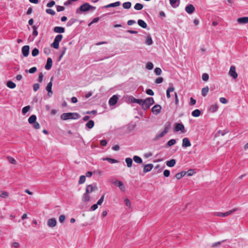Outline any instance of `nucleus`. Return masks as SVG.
I'll return each mask as SVG.
<instances>
[{
    "label": "nucleus",
    "mask_w": 248,
    "mask_h": 248,
    "mask_svg": "<svg viewBox=\"0 0 248 248\" xmlns=\"http://www.w3.org/2000/svg\"><path fill=\"white\" fill-rule=\"evenodd\" d=\"M78 20L76 18H72L70 19L66 23L67 27H70L76 22H78Z\"/></svg>",
    "instance_id": "nucleus-31"
},
{
    "label": "nucleus",
    "mask_w": 248,
    "mask_h": 248,
    "mask_svg": "<svg viewBox=\"0 0 248 248\" xmlns=\"http://www.w3.org/2000/svg\"><path fill=\"white\" fill-rule=\"evenodd\" d=\"M63 38L62 34H58L54 38V42L51 44V46L55 49L59 47V43Z\"/></svg>",
    "instance_id": "nucleus-5"
},
{
    "label": "nucleus",
    "mask_w": 248,
    "mask_h": 248,
    "mask_svg": "<svg viewBox=\"0 0 248 248\" xmlns=\"http://www.w3.org/2000/svg\"><path fill=\"white\" fill-rule=\"evenodd\" d=\"M161 108L160 105L156 104L152 108V112L153 114L157 115L160 112Z\"/></svg>",
    "instance_id": "nucleus-11"
},
{
    "label": "nucleus",
    "mask_w": 248,
    "mask_h": 248,
    "mask_svg": "<svg viewBox=\"0 0 248 248\" xmlns=\"http://www.w3.org/2000/svg\"><path fill=\"white\" fill-rule=\"evenodd\" d=\"M102 160L104 161H107L111 164L117 163L118 162L117 160L108 157L103 158Z\"/></svg>",
    "instance_id": "nucleus-27"
},
{
    "label": "nucleus",
    "mask_w": 248,
    "mask_h": 248,
    "mask_svg": "<svg viewBox=\"0 0 248 248\" xmlns=\"http://www.w3.org/2000/svg\"><path fill=\"white\" fill-rule=\"evenodd\" d=\"M37 117L35 115H31L28 119V122L30 124H32L36 122Z\"/></svg>",
    "instance_id": "nucleus-29"
},
{
    "label": "nucleus",
    "mask_w": 248,
    "mask_h": 248,
    "mask_svg": "<svg viewBox=\"0 0 248 248\" xmlns=\"http://www.w3.org/2000/svg\"><path fill=\"white\" fill-rule=\"evenodd\" d=\"M176 143V140L175 139H171L169 140L167 143V146H171Z\"/></svg>",
    "instance_id": "nucleus-48"
},
{
    "label": "nucleus",
    "mask_w": 248,
    "mask_h": 248,
    "mask_svg": "<svg viewBox=\"0 0 248 248\" xmlns=\"http://www.w3.org/2000/svg\"><path fill=\"white\" fill-rule=\"evenodd\" d=\"M125 162L127 164V166L128 168L131 167L132 164H133V160L130 157H127L125 159Z\"/></svg>",
    "instance_id": "nucleus-41"
},
{
    "label": "nucleus",
    "mask_w": 248,
    "mask_h": 248,
    "mask_svg": "<svg viewBox=\"0 0 248 248\" xmlns=\"http://www.w3.org/2000/svg\"><path fill=\"white\" fill-rule=\"evenodd\" d=\"M163 81V78L162 77H159V78H157L155 80V82L156 84L161 83Z\"/></svg>",
    "instance_id": "nucleus-63"
},
{
    "label": "nucleus",
    "mask_w": 248,
    "mask_h": 248,
    "mask_svg": "<svg viewBox=\"0 0 248 248\" xmlns=\"http://www.w3.org/2000/svg\"><path fill=\"white\" fill-rule=\"evenodd\" d=\"M191 142L187 138H185L183 139L182 147L184 148H186L191 146Z\"/></svg>",
    "instance_id": "nucleus-17"
},
{
    "label": "nucleus",
    "mask_w": 248,
    "mask_h": 248,
    "mask_svg": "<svg viewBox=\"0 0 248 248\" xmlns=\"http://www.w3.org/2000/svg\"><path fill=\"white\" fill-rule=\"evenodd\" d=\"M154 72L157 76H159L161 75L162 73V70L160 68L156 67L154 70Z\"/></svg>",
    "instance_id": "nucleus-51"
},
{
    "label": "nucleus",
    "mask_w": 248,
    "mask_h": 248,
    "mask_svg": "<svg viewBox=\"0 0 248 248\" xmlns=\"http://www.w3.org/2000/svg\"><path fill=\"white\" fill-rule=\"evenodd\" d=\"M218 108V106L217 104L212 105L210 106V107L208 109V111L214 113L217 111Z\"/></svg>",
    "instance_id": "nucleus-30"
},
{
    "label": "nucleus",
    "mask_w": 248,
    "mask_h": 248,
    "mask_svg": "<svg viewBox=\"0 0 248 248\" xmlns=\"http://www.w3.org/2000/svg\"><path fill=\"white\" fill-rule=\"evenodd\" d=\"M145 93L149 95L153 96L154 95V93L152 89H148L146 90Z\"/></svg>",
    "instance_id": "nucleus-59"
},
{
    "label": "nucleus",
    "mask_w": 248,
    "mask_h": 248,
    "mask_svg": "<svg viewBox=\"0 0 248 248\" xmlns=\"http://www.w3.org/2000/svg\"><path fill=\"white\" fill-rule=\"evenodd\" d=\"M133 160L135 162L138 163V164H141L142 163V158L137 155H135L133 157Z\"/></svg>",
    "instance_id": "nucleus-38"
},
{
    "label": "nucleus",
    "mask_w": 248,
    "mask_h": 248,
    "mask_svg": "<svg viewBox=\"0 0 248 248\" xmlns=\"http://www.w3.org/2000/svg\"><path fill=\"white\" fill-rule=\"evenodd\" d=\"M96 7L90 5L89 3L86 2L80 6L76 10L77 14H81L82 13L87 12L89 11L95 10Z\"/></svg>",
    "instance_id": "nucleus-1"
},
{
    "label": "nucleus",
    "mask_w": 248,
    "mask_h": 248,
    "mask_svg": "<svg viewBox=\"0 0 248 248\" xmlns=\"http://www.w3.org/2000/svg\"><path fill=\"white\" fill-rule=\"evenodd\" d=\"M9 195L8 192L6 191H0V197L2 198H6Z\"/></svg>",
    "instance_id": "nucleus-49"
},
{
    "label": "nucleus",
    "mask_w": 248,
    "mask_h": 248,
    "mask_svg": "<svg viewBox=\"0 0 248 248\" xmlns=\"http://www.w3.org/2000/svg\"><path fill=\"white\" fill-rule=\"evenodd\" d=\"M123 7L124 9H128L131 7V3L129 1L124 2L123 4Z\"/></svg>",
    "instance_id": "nucleus-45"
},
{
    "label": "nucleus",
    "mask_w": 248,
    "mask_h": 248,
    "mask_svg": "<svg viewBox=\"0 0 248 248\" xmlns=\"http://www.w3.org/2000/svg\"><path fill=\"white\" fill-rule=\"evenodd\" d=\"M64 7L60 5L56 6V10L58 12H60L64 10Z\"/></svg>",
    "instance_id": "nucleus-58"
},
{
    "label": "nucleus",
    "mask_w": 248,
    "mask_h": 248,
    "mask_svg": "<svg viewBox=\"0 0 248 248\" xmlns=\"http://www.w3.org/2000/svg\"><path fill=\"white\" fill-rule=\"evenodd\" d=\"M237 210L238 208H234L231 210L226 212L225 213L217 212L215 213V215L218 217H225L232 214V213L234 212Z\"/></svg>",
    "instance_id": "nucleus-6"
},
{
    "label": "nucleus",
    "mask_w": 248,
    "mask_h": 248,
    "mask_svg": "<svg viewBox=\"0 0 248 248\" xmlns=\"http://www.w3.org/2000/svg\"><path fill=\"white\" fill-rule=\"evenodd\" d=\"M53 31L56 33H62L64 32L65 28L62 27L56 26L54 28Z\"/></svg>",
    "instance_id": "nucleus-21"
},
{
    "label": "nucleus",
    "mask_w": 248,
    "mask_h": 248,
    "mask_svg": "<svg viewBox=\"0 0 248 248\" xmlns=\"http://www.w3.org/2000/svg\"><path fill=\"white\" fill-rule=\"evenodd\" d=\"M229 74L233 79L237 78L238 77L237 73L235 71V67L234 65H232L230 67Z\"/></svg>",
    "instance_id": "nucleus-10"
},
{
    "label": "nucleus",
    "mask_w": 248,
    "mask_h": 248,
    "mask_svg": "<svg viewBox=\"0 0 248 248\" xmlns=\"http://www.w3.org/2000/svg\"><path fill=\"white\" fill-rule=\"evenodd\" d=\"M140 105L141 106L142 109L146 110L155 103L154 99L153 97H147L145 99H141Z\"/></svg>",
    "instance_id": "nucleus-2"
},
{
    "label": "nucleus",
    "mask_w": 248,
    "mask_h": 248,
    "mask_svg": "<svg viewBox=\"0 0 248 248\" xmlns=\"http://www.w3.org/2000/svg\"><path fill=\"white\" fill-rule=\"evenodd\" d=\"M55 4V2L54 0H50L47 3L46 6L48 7H51L53 6Z\"/></svg>",
    "instance_id": "nucleus-62"
},
{
    "label": "nucleus",
    "mask_w": 248,
    "mask_h": 248,
    "mask_svg": "<svg viewBox=\"0 0 248 248\" xmlns=\"http://www.w3.org/2000/svg\"><path fill=\"white\" fill-rule=\"evenodd\" d=\"M40 87V85L38 83H35L33 86V89L34 92H36L38 90Z\"/></svg>",
    "instance_id": "nucleus-61"
},
{
    "label": "nucleus",
    "mask_w": 248,
    "mask_h": 248,
    "mask_svg": "<svg viewBox=\"0 0 248 248\" xmlns=\"http://www.w3.org/2000/svg\"><path fill=\"white\" fill-rule=\"evenodd\" d=\"M202 79L203 81H207L209 79V75L207 73H203L202 75Z\"/></svg>",
    "instance_id": "nucleus-57"
},
{
    "label": "nucleus",
    "mask_w": 248,
    "mask_h": 248,
    "mask_svg": "<svg viewBox=\"0 0 248 248\" xmlns=\"http://www.w3.org/2000/svg\"><path fill=\"white\" fill-rule=\"evenodd\" d=\"M31 109V107L30 106H27L26 107H24L22 110V113L23 115H25L27 112L29 111V110Z\"/></svg>",
    "instance_id": "nucleus-46"
},
{
    "label": "nucleus",
    "mask_w": 248,
    "mask_h": 248,
    "mask_svg": "<svg viewBox=\"0 0 248 248\" xmlns=\"http://www.w3.org/2000/svg\"><path fill=\"white\" fill-rule=\"evenodd\" d=\"M138 24L143 29H147L148 27L146 23L142 19H139L138 20Z\"/></svg>",
    "instance_id": "nucleus-25"
},
{
    "label": "nucleus",
    "mask_w": 248,
    "mask_h": 248,
    "mask_svg": "<svg viewBox=\"0 0 248 248\" xmlns=\"http://www.w3.org/2000/svg\"><path fill=\"white\" fill-rule=\"evenodd\" d=\"M94 125V122L93 120H89L86 124V126L89 129L92 128Z\"/></svg>",
    "instance_id": "nucleus-40"
},
{
    "label": "nucleus",
    "mask_w": 248,
    "mask_h": 248,
    "mask_svg": "<svg viewBox=\"0 0 248 248\" xmlns=\"http://www.w3.org/2000/svg\"><path fill=\"white\" fill-rule=\"evenodd\" d=\"M186 174V172L185 171H182L179 173H177L175 175V177L177 178V179L179 180L182 177L184 176Z\"/></svg>",
    "instance_id": "nucleus-39"
},
{
    "label": "nucleus",
    "mask_w": 248,
    "mask_h": 248,
    "mask_svg": "<svg viewBox=\"0 0 248 248\" xmlns=\"http://www.w3.org/2000/svg\"><path fill=\"white\" fill-rule=\"evenodd\" d=\"M170 84L172 85V86L169 87L166 91V96L168 98H170V92H172L174 90V88L172 86V84Z\"/></svg>",
    "instance_id": "nucleus-33"
},
{
    "label": "nucleus",
    "mask_w": 248,
    "mask_h": 248,
    "mask_svg": "<svg viewBox=\"0 0 248 248\" xmlns=\"http://www.w3.org/2000/svg\"><path fill=\"white\" fill-rule=\"evenodd\" d=\"M209 91V87L207 86L203 88L202 90V95L205 97L207 95Z\"/></svg>",
    "instance_id": "nucleus-37"
},
{
    "label": "nucleus",
    "mask_w": 248,
    "mask_h": 248,
    "mask_svg": "<svg viewBox=\"0 0 248 248\" xmlns=\"http://www.w3.org/2000/svg\"><path fill=\"white\" fill-rule=\"evenodd\" d=\"M201 111L200 110H199L198 109H196L194 110L191 113L192 116L194 117H198L200 116L201 115Z\"/></svg>",
    "instance_id": "nucleus-34"
},
{
    "label": "nucleus",
    "mask_w": 248,
    "mask_h": 248,
    "mask_svg": "<svg viewBox=\"0 0 248 248\" xmlns=\"http://www.w3.org/2000/svg\"><path fill=\"white\" fill-rule=\"evenodd\" d=\"M97 187H96V185H95L94 187L92 185H89L87 186L86 188V192L82 195V200L83 202H88L90 200V197L89 195V194L91 193L94 190L97 189Z\"/></svg>",
    "instance_id": "nucleus-3"
},
{
    "label": "nucleus",
    "mask_w": 248,
    "mask_h": 248,
    "mask_svg": "<svg viewBox=\"0 0 248 248\" xmlns=\"http://www.w3.org/2000/svg\"><path fill=\"white\" fill-rule=\"evenodd\" d=\"M47 225L50 227H54L57 225V220L55 218L49 219L47 221Z\"/></svg>",
    "instance_id": "nucleus-18"
},
{
    "label": "nucleus",
    "mask_w": 248,
    "mask_h": 248,
    "mask_svg": "<svg viewBox=\"0 0 248 248\" xmlns=\"http://www.w3.org/2000/svg\"><path fill=\"white\" fill-rule=\"evenodd\" d=\"M80 118V115L77 112H67L62 114L61 116V119L63 120H67L69 119H78Z\"/></svg>",
    "instance_id": "nucleus-4"
},
{
    "label": "nucleus",
    "mask_w": 248,
    "mask_h": 248,
    "mask_svg": "<svg viewBox=\"0 0 248 248\" xmlns=\"http://www.w3.org/2000/svg\"><path fill=\"white\" fill-rule=\"evenodd\" d=\"M39 53V50L37 48H33L31 51V55L33 57L37 56Z\"/></svg>",
    "instance_id": "nucleus-44"
},
{
    "label": "nucleus",
    "mask_w": 248,
    "mask_h": 248,
    "mask_svg": "<svg viewBox=\"0 0 248 248\" xmlns=\"http://www.w3.org/2000/svg\"><path fill=\"white\" fill-rule=\"evenodd\" d=\"M7 86L10 89H14L16 87V84L11 80H9L6 83Z\"/></svg>",
    "instance_id": "nucleus-36"
},
{
    "label": "nucleus",
    "mask_w": 248,
    "mask_h": 248,
    "mask_svg": "<svg viewBox=\"0 0 248 248\" xmlns=\"http://www.w3.org/2000/svg\"><path fill=\"white\" fill-rule=\"evenodd\" d=\"M229 132V130L227 128H226L224 130H218L216 134V137L217 136H219V135H221V136H224L226 134L228 133Z\"/></svg>",
    "instance_id": "nucleus-24"
},
{
    "label": "nucleus",
    "mask_w": 248,
    "mask_h": 248,
    "mask_svg": "<svg viewBox=\"0 0 248 248\" xmlns=\"http://www.w3.org/2000/svg\"><path fill=\"white\" fill-rule=\"evenodd\" d=\"M171 122H170L169 121L167 122L165 124V127H164V129L163 130L164 132H165L166 133V134H167L169 132V130L171 128Z\"/></svg>",
    "instance_id": "nucleus-26"
},
{
    "label": "nucleus",
    "mask_w": 248,
    "mask_h": 248,
    "mask_svg": "<svg viewBox=\"0 0 248 248\" xmlns=\"http://www.w3.org/2000/svg\"><path fill=\"white\" fill-rule=\"evenodd\" d=\"M86 180V176L84 175H81L79 177L78 181V184H82L85 182Z\"/></svg>",
    "instance_id": "nucleus-52"
},
{
    "label": "nucleus",
    "mask_w": 248,
    "mask_h": 248,
    "mask_svg": "<svg viewBox=\"0 0 248 248\" xmlns=\"http://www.w3.org/2000/svg\"><path fill=\"white\" fill-rule=\"evenodd\" d=\"M147 69L152 70L154 68V64L151 62H148L146 65Z\"/></svg>",
    "instance_id": "nucleus-55"
},
{
    "label": "nucleus",
    "mask_w": 248,
    "mask_h": 248,
    "mask_svg": "<svg viewBox=\"0 0 248 248\" xmlns=\"http://www.w3.org/2000/svg\"><path fill=\"white\" fill-rule=\"evenodd\" d=\"M32 28L33 29L32 35L33 36L36 37L38 35V32L37 31L38 27L36 26H32Z\"/></svg>",
    "instance_id": "nucleus-47"
},
{
    "label": "nucleus",
    "mask_w": 248,
    "mask_h": 248,
    "mask_svg": "<svg viewBox=\"0 0 248 248\" xmlns=\"http://www.w3.org/2000/svg\"><path fill=\"white\" fill-rule=\"evenodd\" d=\"M176 164V160L174 159H171L170 160L166 162V165L169 167H173Z\"/></svg>",
    "instance_id": "nucleus-32"
},
{
    "label": "nucleus",
    "mask_w": 248,
    "mask_h": 248,
    "mask_svg": "<svg viewBox=\"0 0 248 248\" xmlns=\"http://www.w3.org/2000/svg\"><path fill=\"white\" fill-rule=\"evenodd\" d=\"M37 71V68L36 67H32L30 69H26L25 70L26 73H30L31 74H33Z\"/></svg>",
    "instance_id": "nucleus-42"
},
{
    "label": "nucleus",
    "mask_w": 248,
    "mask_h": 248,
    "mask_svg": "<svg viewBox=\"0 0 248 248\" xmlns=\"http://www.w3.org/2000/svg\"><path fill=\"white\" fill-rule=\"evenodd\" d=\"M237 22L240 24H244L248 23V17L245 16L238 18L237 19Z\"/></svg>",
    "instance_id": "nucleus-20"
},
{
    "label": "nucleus",
    "mask_w": 248,
    "mask_h": 248,
    "mask_svg": "<svg viewBox=\"0 0 248 248\" xmlns=\"http://www.w3.org/2000/svg\"><path fill=\"white\" fill-rule=\"evenodd\" d=\"M180 0H170V5L173 8H176L177 7L179 4H180Z\"/></svg>",
    "instance_id": "nucleus-23"
},
{
    "label": "nucleus",
    "mask_w": 248,
    "mask_h": 248,
    "mask_svg": "<svg viewBox=\"0 0 248 248\" xmlns=\"http://www.w3.org/2000/svg\"><path fill=\"white\" fill-rule=\"evenodd\" d=\"M128 102L131 103H137L140 105L141 99H136L132 95L127 97Z\"/></svg>",
    "instance_id": "nucleus-14"
},
{
    "label": "nucleus",
    "mask_w": 248,
    "mask_h": 248,
    "mask_svg": "<svg viewBox=\"0 0 248 248\" xmlns=\"http://www.w3.org/2000/svg\"><path fill=\"white\" fill-rule=\"evenodd\" d=\"M51 49L49 47H46L44 48V52L46 55H49L50 53Z\"/></svg>",
    "instance_id": "nucleus-56"
},
{
    "label": "nucleus",
    "mask_w": 248,
    "mask_h": 248,
    "mask_svg": "<svg viewBox=\"0 0 248 248\" xmlns=\"http://www.w3.org/2000/svg\"><path fill=\"white\" fill-rule=\"evenodd\" d=\"M7 158L10 163H11L13 164H16V160L14 158H13L12 157L8 156V157H7Z\"/></svg>",
    "instance_id": "nucleus-60"
},
{
    "label": "nucleus",
    "mask_w": 248,
    "mask_h": 248,
    "mask_svg": "<svg viewBox=\"0 0 248 248\" xmlns=\"http://www.w3.org/2000/svg\"><path fill=\"white\" fill-rule=\"evenodd\" d=\"M121 4V2L119 1H116L114 3H110L109 4H108L107 5H105L103 7V8H110V7H115L120 6Z\"/></svg>",
    "instance_id": "nucleus-22"
},
{
    "label": "nucleus",
    "mask_w": 248,
    "mask_h": 248,
    "mask_svg": "<svg viewBox=\"0 0 248 248\" xmlns=\"http://www.w3.org/2000/svg\"><path fill=\"white\" fill-rule=\"evenodd\" d=\"M186 173H187L188 176H192L195 173V171L194 170L190 169L186 172Z\"/></svg>",
    "instance_id": "nucleus-64"
},
{
    "label": "nucleus",
    "mask_w": 248,
    "mask_h": 248,
    "mask_svg": "<svg viewBox=\"0 0 248 248\" xmlns=\"http://www.w3.org/2000/svg\"><path fill=\"white\" fill-rule=\"evenodd\" d=\"M186 11L189 14H193L195 10V7L192 4H188L185 8Z\"/></svg>",
    "instance_id": "nucleus-15"
},
{
    "label": "nucleus",
    "mask_w": 248,
    "mask_h": 248,
    "mask_svg": "<svg viewBox=\"0 0 248 248\" xmlns=\"http://www.w3.org/2000/svg\"><path fill=\"white\" fill-rule=\"evenodd\" d=\"M46 12L47 14H50L52 16H54L56 14L55 12L51 9H46Z\"/></svg>",
    "instance_id": "nucleus-54"
},
{
    "label": "nucleus",
    "mask_w": 248,
    "mask_h": 248,
    "mask_svg": "<svg viewBox=\"0 0 248 248\" xmlns=\"http://www.w3.org/2000/svg\"><path fill=\"white\" fill-rule=\"evenodd\" d=\"M136 125L135 124H129L127 125V129L129 131H131L135 128Z\"/></svg>",
    "instance_id": "nucleus-50"
},
{
    "label": "nucleus",
    "mask_w": 248,
    "mask_h": 248,
    "mask_svg": "<svg viewBox=\"0 0 248 248\" xmlns=\"http://www.w3.org/2000/svg\"><path fill=\"white\" fill-rule=\"evenodd\" d=\"M165 134H166L165 132H164V131H162L160 133L157 134L155 137L154 138L153 140L156 141L158 140L159 138L164 137Z\"/></svg>",
    "instance_id": "nucleus-35"
},
{
    "label": "nucleus",
    "mask_w": 248,
    "mask_h": 248,
    "mask_svg": "<svg viewBox=\"0 0 248 248\" xmlns=\"http://www.w3.org/2000/svg\"><path fill=\"white\" fill-rule=\"evenodd\" d=\"M164 167H165L164 166L163 167L161 168L159 165H157L155 167V170H157L156 173H160L162 171Z\"/></svg>",
    "instance_id": "nucleus-53"
},
{
    "label": "nucleus",
    "mask_w": 248,
    "mask_h": 248,
    "mask_svg": "<svg viewBox=\"0 0 248 248\" xmlns=\"http://www.w3.org/2000/svg\"><path fill=\"white\" fill-rule=\"evenodd\" d=\"M143 7V4L140 3H137L135 6H134V9L136 10H141Z\"/></svg>",
    "instance_id": "nucleus-43"
},
{
    "label": "nucleus",
    "mask_w": 248,
    "mask_h": 248,
    "mask_svg": "<svg viewBox=\"0 0 248 248\" xmlns=\"http://www.w3.org/2000/svg\"><path fill=\"white\" fill-rule=\"evenodd\" d=\"M53 61L51 58H48L46 61V63L45 65V69L47 70H50L52 65Z\"/></svg>",
    "instance_id": "nucleus-19"
},
{
    "label": "nucleus",
    "mask_w": 248,
    "mask_h": 248,
    "mask_svg": "<svg viewBox=\"0 0 248 248\" xmlns=\"http://www.w3.org/2000/svg\"><path fill=\"white\" fill-rule=\"evenodd\" d=\"M144 166V168L143 170V172L144 173H147L150 171L154 167V165L153 164H148L147 165H143Z\"/></svg>",
    "instance_id": "nucleus-16"
},
{
    "label": "nucleus",
    "mask_w": 248,
    "mask_h": 248,
    "mask_svg": "<svg viewBox=\"0 0 248 248\" xmlns=\"http://www.w3.org/2000/svg\"><path fill=\"white\" fill-rule=\"evenodd\" d=\"M53 80V77H52L50 78V82L47 84L46 87V90L47 91L48 96L51 97L53 94V92L52 91V82Z\"/></svg>",
    "instance_id": "nucleus-7"
},
{
    "label": "nucleus",
    "mask_w": 248,
    "mask_h": 248,
    "mask_svg": "<svg viewBox=\"0 0 248 248\" xmlns=\"http://www.w3.org/2000/svg\"><path fill=\"white\" fill-rule=\"evenodd\" d=\"M118 96L119 95L114 94L110 98L108 101V104L110 106H114L117 104L118 100Z\"/></svg>",
    "instance_id": "nucleus-9"
},
{
    "label": "nucleus",
    "mask_w": 248,
    "mask_h": 248,
    "mask_svg": "<svg viewBox=\"0 0 248 248\" xmlns=\"http://www.w3.org/2000/svg\"><path fill=\"white\" fill-rule=\"evenodd\" d=\"M30 46L28 45L24 46L22 47L21 51L24 57H27L29 54Z\"/></svg>",
    "instance_id": "nucleus-12"
},
{
    "label": "nucleus",
    "mask_w": 248,
    "mask_h": 248,
    "mask_svg": "<svg viewBox=\"0 0 248 248\" xmlns=\"http://www.w3.org/2000/svg\"><path fill=\"white\" fill-rule=\"evenodd\" d=\"M145 43L149 46H151L153 44V41L152 38L151 37L150 34H149V33H148L147 36Z\"/></svg>",
    "instance_id": "nucleus-28"
},
{
    "label": "nucleus",
    "mask_w": 248,
    "mask_h": 248,
    "mask_svg": "<svg viewBox=\"0 0 248 248\" xmlns=\"http://www.w3.org/2000/svg\"><path fill=\"white\" fill-rule=\"evenodd\" d=\"M174 128L175 132H178L180 131L182 133L185 132V126L182 123H175L174 124Z\"/></svg>",
    "instance_id": "nucleus-8"
},
{
    "label": "nucleus",
    "mask_w": 248,
    "mask_h": 248,
    "mask_svg": "<svg viewBox=\"0 0 248 248\" xmlns=\"http://www.w3.org/2000/svg\"><path fill=\"white\" fill-rule=\"evenodd\" d=\"M113 184L119 187L121 190L124 191L125 190V186L122 181L116 180L113 182Z\"/></svg>",
    "instance_id": "nucleus-13"
}]
</instances>
